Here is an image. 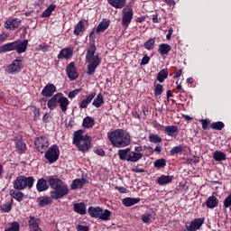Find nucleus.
Returning a JSON list of instances; mask_svg holds the SVG:
<instances>
[{"label":"nucleus","mask_w":231,"mask_h":231,"mask_svg":"<svg viewBox=\"0 0 231 231\" xmlns=\"http://www.w3.org/2000/svg\"><path fill=\"white\" fill-rule=\"evenodd\" d=\"M74 212L79 214L80 216L86 215V204L84 202L76 203L73 205Z\"/></svg>","instance_id":"nucleus-31"},{"label":"nucleus","mask_w":231,"mask_h":231,"mask_svg":"<svg viewBox=\"0 0 231 231\" xmlns=\"http://www.w3.org/2000/svg\"><path fill=\"white\" fill-rule=\"evenodd\" d=\"M9 195L11 196V198H13V199H15L19 203H21V201H23V199H24V193H23L19 189H17V190L10 189Z\"/></svg>","instance_id":"nucleus-28"},{"label":"nucleus","mask_w":231,"mask_h":231,"mask_svg":"<svg viewBox=\"0 0 231 231\" xmlns=\"http://www.w3.org/2000/svg\"><path fill=\"white\" fill-rule=\"evenodd\" d=\"M156 42L155 38H150L145 43L144 48L145 50L151 51L152 50L154 43Z\"/></svg>","instance_id":"nucleus-45"},{"label":"nucleus","mask_w":231,"mask_h":231,"mask_svg":"<svg viewBox=\"0 0 231 231\" xmlns=\"http://www.w3.org/2000/svg\"><path fill=\"white\" fill-rule=\"evenodd\" d=\"M107 138L111 145L117 149L127 147L131 144V135L124 129H116L109 132L107 134Z\"/></svg>","instance_id":"nucleus-2"},{"label":"nucleus","mask_w":231,"mask_h":231,"mask_svg":"<svg viewBox=\"0 0 231 231\" xmlns=\"http://www.w3.org/2000/svg\"><path fill=\"white\" fill-rule=\"evenodd\" d=\"M103 104H104V95H102V93H99L94 98L92 102V106H94V107L98 108V107H102Z\"/></svg>","instance_id":"nucleus-37"},{"label":"nucleus","mask_w":231,"mask_h":231,"mask_svg":"<svg viewBox=\"0 0 231 231\" xmlns=\"http://www.w3.org/2000/svg\"><path fill=\"white\" fill-rule=\"evenodd\" d=\"M108 5L116 10H122V8H125V5H127V0H106Z\"/></svg>","instance_id":"nucleus-24"},{"label":"nucleus","mask_w":231,"mask_h":231,"mask_svg":"<svg viewBox=\"0 0 231 231\" xmlns=\"http://www.w3.org/2000/svg\"><path fill=\"white\" fill-rule=\"evenodd\" d=\"M172 180H174L173 175H162L157 178L156 183H158V185H169V183H172Z\"/></svg>","instance_id":"nucleus-26"},{"label":"nucleus","mask_w":231,"mask_h":231,"mask_svg":"<svg viewBox=\"0 0 231 231\" xmlns=\"http://www.w3.org/2000/svg\"><path fill=\"white\" fill-rule=\"evenodd\" d=\"M181 69L177 70L174 74V79H180V77H181Z\"/></svg>","instance_id":"nucleus-62"},{"label":"nucleus","mask_w":231,"mask_h":231,"mask_svg":"<svg viewBox=\"0 0 231 231\" xmlns=\"http://www.w3.org/2000/svg\"><path fill=\"white\" fill-rule=\"evenodd\" d=\"M210 127L215 131H222L225 128V123L221 121L215 122L211 124Z\"/></svg>","instance_id":"nucleus-42"},{"label":"nucleus","mask_w":231,"mask_h":231,"mask_svg":"<svg viewBox=\"0 0 231 231\" xmlns=\"http://www.w3.org/2000/svg\"><path fill=\"white\" fill-rule=\"evenodd\" d=\"M95 126V118L91 116H86L83 119L82 127L84 129H91V127Z\"/></svg>","instance_id":"nucleus-33"},{"label":"nucleus","mask_w":231,"mask_h":231,"mask_svg":"<svg viewBox=\"0 0 231 231\" xmlns=\"http://www.w3.org/2000/svg\"><path fill=\"white\" fill-rule=\"evenodd\" d=\"M179 132H180V130L178 129V126H176V125L165 126V134L168 136L176 137V136H178Z\"/></svg>","instance_id":"nucleus-32"},{"label":"nucleus","mask_w":231,"mask_h":231,"mask_svg":"<svg viewBox=\"0 0 231 231\" xmlns=\"http://www.w3.org/2000/svg\"><path fill=\"white\" fill-rule=\"evenodd\" d=\"M86 185V179L81 178V179H76L72 180V183L70 185L71 190H77V189H82Z\"/></svg>","instance_id":"nucleus-29"},{"label":"nucleus","mask_w":231,"mask_h":231,"mask_svg":"<svg viewBox=\"0 0 231 231\" xmlns=\"http://www.w3.org/2000/svg\"><path fill=\"white\" fill-rule=\"evenodd\" d=\"M174 32V30L172 27H170L168 30V34L166 35L167 41H171V38L172 37V33Z\"/></svg>","instance_id":"nucleus-59"},{"label":"nucleus","mask_w":231,"mask_h":231,"mask_svg":"<svg viewBox=\"0 0 231 231\" xmlns=\"http://www.w3.org/2000/svg\"><path fill=\"white\" fill-rule=\"evenodd\" d=\"M60 156V150L59 145L52 144L44 153V158L49 163H55L59 157Z\"/></svg>","instance_id":"nucleus-8"},{"label":"nucleus","mask_w":231,"mask_h":231,"mask_svg":"<svg viewBox=\"0 0 231 231\" xmlns=\"http://www.w3.org/2000/svg\"><path fill=\"white\" fill-rule=\"evenodd\" d=\"M167 77H169V70H167V69H162L157 74V80L160 81L161 83L164 82Z\"/></svg>","instance_id":"nucleus-39"},{"label":"nucleus","mask_w":231,"mask_h":231,"mask_svg":"<svg viewBox=\"0 0 231 231\" xmlns=\"http://www.w3.org/2000/svg\"><path fill=\"white\" fill-rule=\"evenodd\" d=\"M66 73L69 80H77L79 77V71L77 67H75V62H70L66 68Z\"/></svg>","instance_id":"nucleus-13"},{"label":"nucleus","mask_w":231,"mask_h":231,"mask_svg":"<svg viewBox=\"0 0 231 231\" xmlns=\"http://www.w3.org/2000/svg\"><path fill=\"white\" fill-rule=\"evenodd\" d=\"M34 145L38 152H46V149L50 147V140L46 136H40L34 140Z\"/></svg>","instance_id":"nucleus-11"},{"label":"nucleus","mask_w":231,"mask_h":231,"mask_svg":"<svg viewBox=\"0 0 231 231\" xmlns=\"http://www.w3.org/2000/svg\"><path fill=\"white\" fill-rule=\"evenodd\" d=\"M77 231H89V226H82V225H78L76 226Z\"/></svg>","instance_id":"nucleus-57"},{"label":"nucleus","mask_w":231,"mask_h":231,"mask_svg":"<svg viewBox=\"0 0 231 231\" xmlns=\"http://www.w3.org/2000/svg\"><path fill=\"white\" fill-rule=\"evenodd\" d=\"M231 207V194H229L225 199H224V208H228Z\"/></svg>","instance_id":"nucleus-53"},{"label":"nucleus","mask_w":231,"mask_h":231,"mask_svg":"<svg viewBox=\"0 0 231 231\" xmlns=\"http://www.w3.org/2000/svg\"><path fill=\"white\" fill-rule=\"evenodd\" d=\"M42 122H44V124L51 122V113L44 114L42 116Z\"/></svg>","instance_id":"nucleus-54"},{"label":"nucleus","mask_w":231,"mask_h":231,"mask_svg":"<svg viewBox=\"0 0 231 231\" xmlns=\"http://www.w3.org/2000/svg\"><path fill=\"white\" fill-rule=\"evenodd\" d=\"M167 165V161L165 159H158L153 162V166L156 169H162Z\"/></svg>","instance_id":"nucleus-43"},{"label":"nucleus","mask_w":231,"mask_h":231,"mask_svg":"<svg viewBox=\"0 0 231 231\" xmlns=\"http://www.w3.org/2000/svg\"><path fill=\"white\" fill-rule=\"evenodd\" d=\"M55 91H57V87L51 83H49L42 90V97H53Z\"/></svg>","instance_id":"nucleus-23"},{"label":"nucleus","mask_w":231,"mask_h":231,"mask_svg":"<svg viewBox=\"0 0 231 231\" xmlns=\"http://www.w3.org/2000/svg\"><path fill=\"white\" fill-rule=\"evenodd\" d=\"M21 26V21L19 18L9 19L5 23L6 30H15Z\"/></svg>","instance_id":"nucleus-22"},{"label":"nucleus","mask_w":231,"mask_h":231,"mask_svg":"<svg viewBox=\"0 0 231 231\" xmlns=\"http://www.w3.org/2000/svg\"><path fill=\"white\" fill-rule=\"evenodd\" d=\"M48 183L53 190L51 191V197H42L39 199L40 207H46L47 205H51L53 199H61L64 196L69 194V189L68 185L62 181V180L56 178L54 176L48 177Z\"/></svg>","instance_id":"nucleus-1"},{"label":"nucleus","mask_w":231,"mask_h":231,"mask_svg":"<svg viewBox=\"0 0 231 231\" xmlns=\"http://www.w3.org/2000/svg\"><path fill=\"white\" fill-rule=\"evenodd\" d=\"M7 37H8V34L6 33L0 34V42H4V41H6Z\"/></svg>","instance_id":"nucleus-60"},{"label":"nucleus","mask_w":231,"mask_h":231,"mask_svg":"<svg viewBox=\"0 0 231 231\" xmlns=\"http://www.w3.org/2000/svg\"><path fill=\"white\" fill-rule=\"evenodd\" d=\"M149 142L152 143H162V137L158 134H151L149 135Z\"/></svg>","instance_id":"nucleus-44"},{"label":"nucleus","mask_w":231,"mask_h":231,"mask_svg":"<svg viewBox=\"0 0 231 231\" xmlns=\"http://www.w3.org/2000/svg\"><path fill=\"white\" fill-rule=\"evenodd\" d=\"M21 226H19L18 222H12L11 226L9 228H5V231H19Z\"/></svg>","instance_id":"nucleus-49"},{"label":"nucleus","mask_w":231,"mask_h":231,"mask_svg":"<svg viewBox=\"0 0 231 231\" xmlns=\"http://www.w3.org/2000/svg\"><path fill=\"white\" fill-rule=\"evenodd\" d=\"M55 8H57V6L55 5H49L42 13V17L46 18V17H50V15H51V13L55 11Z\"/></svg>","instance_id":"nucleus-41"},{"label":"nucleus","mask_w":231,"mask_h":231,"mask_svg":"<svg viewBox=\"0 0 231 231\" xmlns=\"http://www.w3.org/2000/svg\"><path fill=\"white\" fill-rule=\"evenodd\" d=\"M35 183L33 177H26L24 175H19L13 182L14 190H24V189H32Z\"/></svg>","instance_id":"nucleus-6"},{"label":"nucleus","mask_w":231,"mask_h":231,"mask_svg":"<svg viewBox=\"0 0 231 231\" xmlns=\"http://www.w3.org/2000/svg\"><path fill=\"white\" fill-rule=\"evenodd\" d=\"M165 3H167V5H169L170 6H174V5H176V2H174V0H164Z\"/></svg>","instance_id":"nucleus-63"},{"label":"nucleus","mask_w":231,"mask_h":231,"mask_svg":"<svg viewBox=\"0 0 231 231\" xmlns=\"http://www.w3.org/2000/svg\"><path fill=\"white\" fill-rule=\"evenodd\" d=\"M205 205L208 208H216L219 206V199L212 195L206 199Z\"/></svg>","instance_id":"nucleus-25"},{"label":"nucleus","mask_w":231,"mask_h":231,"mask_svg":"<svg viewBox=\"0 0 231 231\" xmlns=\"http://www.w3.org/2000/svg\"><path fill=\"white\" fill-rule=\"evenodd\" d=\"M132 115L134 118H140V114H138V112H136V110L133 111Z\"/></svg>","instance_id":"nucleus-64"},{"label":"nucleus","mask_w":231,"mask_h":231,"mask_svg":"<svg viewBox=\"0 0 231 231\" xmlns=\"http://www.w3.org/2000/svg\"><path fill=\"white\" fill-rule=\"evenodd\" d=\"M129 152H131V148L121 149L117 151V156L120 160L128 162Z\"/></svg>","instance_id":"nucleus-34"},{"label":"nucleus","mask_w":231,"mask_h":231,"mask_svg":"<svg viewBox=\"0 0 231 231\" xmlns=\"http://www.w3.org/2000/svg\"><path fill=\"white\" fill-rule=\"evenodd\" d=\"M15 149L19 154H24L26 152V143L21 137H15L14 139Z\"/></svg>","instance_id":"nucleus-18"},{"label":"nucleus","mask_w":231,"mask_h":231,"mask_svg":"<svg viewBox=\"0 0 231 231\" xmlns=\"http://www.w3.org/2000/svg\"><path fill=\"white\" fill-rule=\"evenodd\" d=\"M84 32H86V20L79 21L74 28L73 33L79 37V35H84Z\"/></svg>","instance_id":"nucleus-21"},{"label":"nucleus","mask_w":231,"mask_h":231,"mask_svg":"<svg viewBox=\"0 0 231 231\" xmlns=\"http://www.w3.org/2000/svg\"><path fill=\"white\" fill-rule=\"evenodd\" d=\"M151 62V58L147 55H144L141 60V66H145V64H149Z\"/></svg>","instance_id":"nucleus-55"},{"label":"nucleus","mask_w":231,"mask_h":231,"mask_svg":"<svg viewBox=\"0 0 231 231\" xmlns=\"http://www.w3.org/2000/svg\"><path fill=\"white\" fill-rule=\"evenodd\" d=\"M80 91H82V88H77V89H74V90L69 92V94H68L69 98H75V97H77V95H79V93H80Z\"/></svg>","instance_id":"nucleus-51"},{"label":"nucleus","mask_w":231,"mask_h":231,"mask_svg":"<svg viewBox=\"0 0 231 231\" xmlns=\"http://www.w3.org/2000/svg\"><path fill=\"white\" fill-rule=\"evenodd\" d=\"M116 190H118L120 194H127V192H129V190H127L125 187H119V186L116 187Z\"/></svg>","instance_id":"nucleus-58"},{"label":"nucleus","mask_w":231,"mask_h":231,"mask_svg":"<svg viewBox=\"0 0 231 231\" xmlns=\"http://www.w3.org/2000/svg\"><path fill=\"white\" fill-rule=\"evenodd\" d=\"M171 45H169L167 43H161L159 45L158 51H159L160 55H162V57H163L164 55H169V51H171Z\"/></svg>","instance_id":"nucleus-36"},{"label":"nucleus","mask_w":231,"mask_h":231,"mask_svg":"<svg viewBox=\"0 0 231 231\" xmlns=\"http://www.w3.org/2000/svg\"><path fill=\"white\" fill-rule=\"evenodd\" d=\"M132 172H145V170L142 168H134L132 169Z\"/></svg>","instance_id":"nucleus-61"},{"label":"nucleus","mask_w":231,"mask_h":231,"mask_svg":"<svg viewBox=\"0 0 231 231\" xmlns=\"http://www.w3.org/2000/svg\"><path fill=\"white\" fill-rule=\"evenodd\" d=\"M97 97V92H91L79 103V109H88V106L93 102V98Z\"/></svg>","instance_id":"nucleus-19"},{"label":"nucleus","mask_w":231,"mask_h":231,"mask_svg":"<svg viewBox=\"0 0 231 231\" xmlns=\"http://www.w3.org/2000/svg\"><path fill=\"white\" fill-rule=\"evenodd\" d=\"M28 50V40L15 41L14 42V51L18 53H24Z\"/></svg>","instance_id":"nucleus-20"},{"label":"nucleus","mask_w":231,"mask_h":231,"mask_svg":"<svg viewBox=\"0 0 231 231\" xmlns=\"http://www.w3.org/2000/svg\"><path fill=\"white\" fill-rule=\"evenodd\" d=\"M88 212L90 217L101 219L102 221H109L111 219V211L109 209H102L100 207H89Z\"/></svg>","instance_id":"nucleus-7"},{"label":"nucleus","mask_w":231,"mask_h":231,"mask_svg":"<svg viewBox=\"0 0 231 231\" xmlns=\"http://www.w3.org/2000/svg\"><path fill=\"white\" fill-rule=\"evenodd\" d=\"M213 159L215 162H225L226 160V153L219 151H216L213 153Z\"/></svg>","instance_id":"nucleus-38"},{"label":"nucleus","mask_w":231,"mask_h":231,"mask_svg":"<svg viewBox=\"0 0 231 231\" xmlns=\"http://www.w3.org/2000/svg\"><path fill=\"white\" fill-rule=\"evenodd\" d=\"M14 42L5 43L0 47V53H7V51H15Z\"/></svg>","instance_id":"nucleus-35"},{"label":"nucleus","mask_w":231,"mask_h":231,"mask_svg":"<svg viewBox=\"0 0 231 231\" xmlns=\"http://www.w3.org/2000/svg\"><path fill=\"white\" fill-rule=\"evenodd\" d=\"M93 138L89 134H84L83 130H78L73 133L72 143L80 152H88L91 149Z\"/></svg>","instance_id":"nucleus-3"},{"label":"nucleus","mask_w":231,"mask_h":231,"mask_svg":"<svg viewBox=\"0 0 231 231\" xmlns=\"http://www.w3.org/2000/svg\"><path fill=\"white\" fill-rule=\"evenodd\" d=\"M12 207H13V200L11 199L10 201H6L4 204H2L0 206V209L2 210V212L8 213L12 210Z\"/></svg>","instance_id":"nucleus-40"},{"label":"nucleus","mask_w":231,"mask_h":231,"mask_svg":"<svg viewBox=\"0 0 231 231\" xmlns=\"http://www.w3.org/2000/svg\"><path fill=\"white\" fill-rule=\"evenodd\" d=\"M203 218H195L193 221L189 223V225H186L187 231H198L203 226Z\"/></svg>","instance_id":"nucleus-15"},{"label":"nucleus","mask_w":231,"mask_h":231,"mask_svg":"<svg viewBox=\"0 0 231 231\" xmlns=\"http://www.w3.org/2000/svg\"><path fill=\"white\" fill-rule=\"evenodd\" d=\"M36 189L38 192H44L45 190H48V189H50L48 180H46L44 178L39 179L36 184Z\"/></svg>","instance_id":"nucleus-27"},{"label":"nucleus","mask_w":231,"mask_h":231,"mask_svg":"<svg viewBox=\"0 0 231 231\" xmlns=\"http://www.w3.org/2000/svg\"><path fill=\"white\" fill-rule=\"evenodd\" d=\"M36 51H42L43 53H46V51H50V46L48 44H40L36 48Z\"/></svg>","instance_id":"nucleus-50"},{"label":"nucleus","mask_w":231,"mask_h":231,"mask_svg":"<svg viewBox=\"0 0 231 231\" xmlns=\"http://www.w3.org/2000/svg\"><path fill=\"white\" fill-rule=\"evenodd\" d=\"M97 51V46L95 43L89 44V46L87 49L86 53V62L88 65V75H93L95 71L97 70V68L100 66V58L98 55H95V52Z\"/></svg>","instance_id":"nucleus-4"},{"label":"nucleus","mask_w":231,"mask_h":231,"mask_svg":"<svg viewBox=\"0 0 231 231\" xmlns=\"http://www.w3.org/2000/svg\"><path fill=\"white\" fill-rule=\"evenodd\" d=\"M95 154H97V156H106V152L102 148H97L94 150Z\"/></svg>","instance_id":"nucleus-56"},{"label":"nucleus","mask_w":231,"mask_h":231,"mask_svg":"<svg viewBox=\"0 0 231 231\" xmlns=\"http://www.w3.org/2000/svg\"><path fill=\"white\" fill-rule=\"evenodd\" d=\"M58 106H60L62 113H66V111H68L69 100L68 97H64L62 93L55 94L47 102V107H49L51 111L57 109Z\"/></svg>","instance_id":"nucleus-5"},{"label":"nucleus","mask_w":231,"mask_h":231,"mask_svg":"<svg viewBox=\"0 0 231 231\" xmlns=\"http://www.w3.org/2000/svg\"><path fill=\"white\" fill-rule=\"evenodd\" d=\"M121 15L122 26L127 28L131 24L133 17H134V11L132 9V7L126 6L123 8Z\"/></svg>","instance_id":"nucleus-9"},{"label":"nucleus","mask_w":231,"mask_h":231,"mask_svg":"<svg viewBox=\"0 0 231 231\" xmlns=\"http://www.w3.org/2000/svg\"><path fill=\"white\" fill-rule=\"evenodd\" d=\"M180 152H183V146H174L171 151L170 154L171 156H175V154H180Z\"/></svg>","instance_id":"nucleus-46"},{"label":"nucleus","mask_w":231,"mask_h":231,"mask_svg":"<svg viewBox=\"0 0 231 231\" xmlns=\"http://www.w3.org/2000/svg\"><path fill=\"white\" fill-rule=\"evenodd\" d=\"M200 124L202 125V129H204V131H207V129H208V125H210V120L202 119L200 120Z\"/></svg>","instance_id":"nucleus-52"},{"label":"nucleus","mask_w":231,"mask_h":231,"mask_svg":"<svg viewBox=\"0 0 231 231\" xmlns=\"http://www.w3.org/2000/svg\"><path fill=\"white\" fill-rule=\"evenodd\" d=\"M29 231H42L41 228V220L35 217H30L28 220Z\"/></svg>","instance_id":"nucleus-17"},{"label":"nucleus","mask_w":231,"mask_h":231,"mask_svg":"<svg viewBox=\"0 0 231 231\" xmlns=\"http://www.w3.org/2000/svg\"><path fill=\"white\" fill-rule=\"evenodd\" d=\"M73 57V49H71L70 47H67L62 49L58 56L57 59H59L60 60H68L69 59H71Z\"/></svg>","instance_id":"nucleus-16"},{"label":"nucleus","mask_w":231,"mask_h":231,"mask_svg":"<svg viewBox=\"0 0 231 231\" xmlns=\"http://www.w3.org/2000/svg\"><path fill=\"white\" fill-rule=\"evenodd\" d=\"M109 24H111V21L109 20H103L97 27V29H93L90 33H89V37H94L95 32H97V33H102V32H106V29L109 28Z\"/></svg>","instance_id":"nucleus-14"},{"label":"nucleus","mask_w":231,"mask_h":231,"mask_svg":"<svg viewBox=\"0 0 231 231\" xmlns=\"http://www.w3.org/2000/svg\"><path fill=\"white\" fill-rule=\"evenodd\" d=\"M163 93V86L162 84H156L154 86V95L155 97H160Z\"/></svg>","instance_id":"nucleus-48"},{"label":"nucleus","mask_w":231,"mask_h":231,"mask_svg":"<svg viewBox=\"0 0 231 231\" xmlns=\"http://www.w3.org/2000/svg\"><path fill=\"white\" fill-rule=\"evenodd\" d=\"M122 203L124 207H133V205H136L140 203V198H125L122 199Z\"/></svg>","instance_id":"nucleus-30"},{"label":"nucleus","mask_w":231,"mask_h":231,"mask_svg":"<svg viewBox=\"0 0 231 231\" xmlns=\"http://www.w3.org/2000/svg\"><path fill=\"white\" fill-rule=\"evenodd\" d=\"M152 214L146 213L142 216L143 223L151 224L152 222Z\"/></svg>","instance_id":"nucleus-47"},{"label":"nucleus","mask_w":231,"mask_h":231,"mask_svg":"<svg viewBox=\"0 0 231 231\" xmlns=\"http://www.w3.org/2000/svg\"><path fill=\"white\" fill-rule=\"evenodd\" d=\"M143 148L142 146H135L134 152H129L128 153V162H133L134 163L136 162H140L142 158H143V154H142Z\"/></svg>","instance_id":"nucleus-12"},{"label":"nucleus","mask_w":231,"mask_h":231,"mask_svg":"<svg viewBox=\"0 0 231 231\" xmlns=\"http://www.w3.org/2000/svg\"><path fill=\"white\" fill-rule=\"evenodd\" d=\"M23 68H24L23 60L16 58L9 66L6 67L5 71L10 73V75H14V73H21Z\"/></svg>","instance_id":"nucleus-10"}]
</instances>
